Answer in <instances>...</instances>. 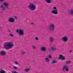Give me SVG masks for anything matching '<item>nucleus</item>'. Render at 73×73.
<instances>
[{"label": "nucleus", "mask_w": 73, "mask_h": 73, "mask_svg": "<svg viewBox=\"0 0 73 73\" xmlns=\"http://www.w3.org/2000/svg\"><path fill=\"white\" fill-rule=\"evenodd\" d=\"M14 44L13 43L11 42H8L5 43L4 45V48L7 50H9L12 48Z\"/></svg>", "instance_id": "nucleus-1"}, {"label": "nucleus", "mask_w": 73, "mask_h": 73, "mask_svg": "<svg viewBox=\"0 0 73 73\" xmlns=\"http://www.w3.org/2000/svg\"><path fill=\"white\" fill-rule=\"evenodd\" d=\"M28 8L31 11H35L36 10V6L35 4L33 3H30L28 6Z\"/></svg>", "instance_id": "nucleus-2"}, {"label": "nucleus", "mask_w": 73, "mask_h": 73, "mask_svg": "<svg viewBox=\"0 0 73 73\" xmlns=\"http://www.w3.org/2000/svg\"><path fill=\"white\" fill-rule=\"evenodd\" d=\"M16 32L17 33H19V36H23L24 35L23 31V30H19L17 29L16 30Z\"/></svg>", "instance_id": "nucleus-3"}, {"label": "nucleus", "mask_w": 73, "mask_h": 73, "mask_svg": "<svg viewBox=\"0 0 73 73\" xmlns=\"http://www.w3.org/2000/svg\"><path fill=\"white\" fill-rule=\"evenodd\" d=\"M54 24H51L50 25L49 29L50 30V31H53L54 30Z\"/></svg>", "instance_id": "nucleus-4"}, {"label": "nucleus", "mask_w": 73, "mask_h": 73, "mask_svg": "<svg viewBox=\"0 0 73 73\" xmlns=\"http://www.w3.org/2000/svg\"><path fill=\"white\" fill-rule=\"evenodd\" d=\"M62 40L66 42L68 40V36H64L62 38Z\"/></svg>", "instance_id": "nucleus-5"}, {"label": "nucleus", "mask_w": 73, "mask_h": 73, "mask_svg": "<svg viewBox=\"0 0 73 73\" xmlns=\"http://www.w3.org/2000/svg\"><path fill=\"white\" fill-rule=\"evenodd\" d=\"M8 21L10 23H14L15 21V19L14 18H10Z\"/></svg>", "instance_id": "nucleus-6"}, {"label": "nucleus", "mask_w": 73, "mask_h": 73, "mask_svg": "<svg viewBox=\"0 0 73 73\" xmlns=\"http://www.w3.org/2000/svg\"><path fill=\"white\" fill-rule=\"evenodd\" d=\"M51 13L54 15H57V14H58V11L57 10H53L52 11Z\"/></svg>", "instance_id": "nucleus-7"}, {"label": "nucleus", "mask_w": 73, "mask_h": 73, "mask_svg": "<svg viewBox=\"0 0 73 73\" xmlns=\"http://www.w3.org/2000/svg\"><path fill=\"white\" fill-rule=\"evenodd\" d=\"M40 49L41 51H42L44 52H46V48L45 47H43L40 48Z\"/></svg>", "instance_id": "nucleus-8"}, {"label": "nucleus", "mask_w": 73, "mask_h": 73, "mask_svg": "<svg viewBox=\"0 0 73 73\" xmlns=\"http://www.w3.org/2000/svg\"><path fill=\"white\" fill-rule=\"evenodd\" d=\"M62 57H63L62 55L60 54L59 55L60 58H58V59H62V60H65V58Z\"/></svg>", "instance_id": "nucleus-9"}, {"label": "nucleus", "mask_w": 73, "mask_h": 73, "mask_svg": "<svg viewBox=\"0 0 73 73\" xmlns=\"http://www.w3.org/2000/svg\"><path fill=\"white\" fill-rule=\"evenodd\" d=\"M0 53L2 55V56H5L6 55V52L5 51H1V52Z\"/></svg>", "instance_id": "nucleus-10"}, {"label": "nucleus", "mask_w": 73, "mask_h": 73, "mask_svg": "<svg viewBox=\"0 0 73 73\" xmlns=\"http://www.w3.org/2000/svg\"><path fill=\"white\" fill-rule=\"evenodd\" d=\"M66 68H68V67H67V66H64L62 68V71H63V72H65V69H66Z\"/></svg>", "instance_id": "nucleus-11"}, {"label": "nucleus", "mask_w": 73, "mask_h": 73, "mask_svg": "<svg viewBox=\"0 0 73 73\" xmlns=\"http://www.w3.org/2000/svg\"><path fill=\"white\" fill-rule=\"evenodd\" d=\"M69 13L70 14V15H73V9L69 11Z\"/></svg>", "instance_id": "nucleus-12"}, {"label": "nucleus", "mask_w": 73, "mask_h": 73, "mask_svg": "<svg viewBox=\"0 0 73 73\" xmlns=\"http://www.w3.org/2000/svg\"><path fill=\"white\" fill-rule=\"evenodd\" d=\"M46 1L48 4L52 3V1L50 0H45Z\"/></svg>", "instance_id": "nucleus-13"}, {"label": "nucleus", "mask_w": 73, "mask_h": 73, "mask_svg": "<svg viewBox=\"0 0 73 73\" xmlns=\"http://www.w3.org/2000/svg\"><path fill=\"white\" fill-rule=\"evenodd\" d=\"M1 8H2L3 11H4L5 10V7H4V6H3V5H2L1 6Z\"/></svg>", "instance_id": "nucleus-14"}, {"label": "nucleus", "mask_w": 73, "mask_h": 73, "mask_svg": "<svg viewBox=\"0 0 73 73\" xmlns=\"http://www.w3.org/2000/svg\"><path fill=\"white\" fill-rule=\"evenodd\" d=\"M4 5L6 7H7V6H8L9 5V4H8V3H7V2H5L3 3Z\"/></svg>", "instance_id": "nucleus-15"}, {"label": "nucleus", "mask_w": 73, "mask_h": 73, "mask_svg": "<svg viewBox=\"0 0 73 73\" xmlns=\"http://www.w3.org/2000/svg\"><path fill=\"white\" fill-rule=\"evenodd\" d=\"M52 64H55L56 63H57V61L55 60H53L52 61Z\"/></svg>", "instance_id": "nucleus-16"}, {"label": "nucleus", "mask_w": 73, "mask_h": 73, "mask_svg": "<svg viewBox=\"0 0 73 73\" xmlns=\"http://www.w3.org/2000/svg\"><path fill=\"white\" fill-rule=\"evenodd\" d=\"M0 73H5V71L3 70H1L0 71Z\"/></svg>", "instance_id": "nucleus-17"}, {"label": "nucleus", "mask_w": 73, "mask_h": 73, "mask_svg": "<svg viewBox=\"0 0 73 73\" xmlns=\"http://www.w3.org/2000/svg\"><path fill=\"white\" fill-rule=\"evenodd\" d=\"M29 69L28 68H26L24 70V71H25V72H28L29 71Z\"/></svg>", "instance_id": "nucleus-18"}, {"label": "nucleus", "mask_w": 73, "mask_h": 73, "mask_svg": "<svg viewBox=\"0 0 73 73\" xmlns=\"http://www.w3.org/2000/svg\"><path fill=\"white\" fill-rule=\"evenodd\" d=\"M56 49V48L55 47H52L51 48L52 50H55Z\"/></svg>", "instance_id": "nucleus-19"}, {"label": "nucleus", "mask_w": 73, "mask_h": 73, "mask_svg": "<svg viewBox=\"0 0 73 73\" xmlns=\"http://www.w3.org/2000/svg\"><path fill=\"white\" fill-rule=\"evenodd\" d=\"M45 60L47 62H48L50 61L49 59V58H46L45 59Z\"/></svg>", "instance_id": "nucleus-20"}, {"label": "nucleus", "mask_w": 73, "mask_h": 73, "mask_svg": "<svg viewBox=\"0 0 73 73\" xmlns=\"http://www.w3.org/2000/svg\"><path fill=\"white\" fill-rule=\"evenodd\" d=\"M50 41L51 42H52V41H53L54 40V39H53V38H50Z\"/></svg>", "instance_id": "nucleus-21"}, {"label": "nucleus", "mask_w": 73, "mask_h": 73, "mask_svg": "<svg viewBox=\"0 0 73 73\" xmlns=\"http://www.w3.org/2000/svg\"><path fill=\"white\" fill-rule=\"evenodd\" d=\"M33 49H36V46L35 45H33V47H32Z\"/></svg>", "instance_id": "nucleus-22"}, {"label": "nucleus", "mask_w": 73, "mask_h": 73, "mask_svg": "<svg viewBox=\"0 0 73 73\" xmlns=\"http://www.w3.org/2000/svg\"><path fill=\"white\" fill-rule=\"evenodd\" d=\"M13 68H14L15 69H17V67H16L15 66H13Z\"/></svg>", "instance_id": "nucleus-23"}, {"label": "nucleus", "mask_w": 73, "mask_h": 73, "mask_svg": "<svg viewBox=\"0 0 73 73\" xmlns=\"http://www.w3.org/2000/svg\"><path fill=\"white\" fill-rule=\"evenodd\" d=\"M22 54H25V52L24 51H22Z\"/></svg>", "instance_id": "nucleus-24"}, {"label": "nucleus", "mask_w": 73, "mask_h": 73, "mask_svg": "<svg viewBox=\"0 0 73 73\" xmlns=\"http://www.w3.org/2000/svg\"><path fill=\"white\" fill-rule=\"evenodd\" d=\"M53 9L55 10L56 9H57V7H54Z\"/></svg>", "instance_id": "nucleus-25"}, {"label": "nucleus", "mask_w": 73, "mask_h": 73, "mask_svg": "<svg viewBox=\"0 0 73 73\" xmlns=\"http://www.w3.org/2000/svg\"><path fill=\"white\" fill-rule=\"evenodd\" d=\"M66 71L67 72L69 71V69L67 68H66Z\"/></svg>", "instance_id": "nucleus-26"}, {"label": "nucleus", "mask_w": 73, "mask_h": 73, "mask_svg": "<svg viewBox=\"0 0 73 73\" xmlns=\"http://www.w3.org/2000/svg\"><path fill=\"white\" fill-rule=\"evenodd\" d=\"M35 40H38V38L37 37H36L35 38Z\"/></svg>", "instance_id": "nucleus-27"}, {"label": "nucleus", "mask_w": 73, "mask_h": 73, "mask_svg": "<svg viewBox=\"0 0 73 73\" xmlns=\"http://www.w3.org/2000/svg\"><path fill=\"white\" fill-rule=\"evenodd\" d=\"M48 57L49 58H52V57L50 55H49L48 56Z\"/></svg>", "instance_id": "nucleus-28"}, {"label": "nucleus", "mask_w": 73, "mask_h": 73, "mask_svg": "<svg viewBox=\"0 0 73 73\" xmlns=\"http://www.w3.org/2000/svg\"><path fill=\"white\" fill-rule=\"evenodd\" d=\"M10 35L11 36V37H13V35L11 34H10Z\"/></svg>", "instance_id": "nucleus-29"}, {"label": "nucleus", "mask_w": 73, "mask_h": 73, "mask_svg": "<svg viewBox=\"0 0 73 73\" xmlns=\"http://www.w3.org/2000/svg\"><path fill=\"white\" fill-rule=\"evenodd\" d=\"M5 0H0V1H1V2H3V1H4Z\"/></svg>", "instance_id": "nucleus-30"}, {"label": "nucleus", "mask_w": 73, "mask_h": 73, "mask_svg": "<svg viewBox=\"0 0 73 73\" xmlns=\"http://www.w3.org/2000/svg\"><path fill=\"white\" fill-rule=\"evenodd\" d=\"M15 64H17V65H18V64H18V63H17V62H15Z\"/></svg>", "instance_id": "nucleus-31"}, {"label": "nucleus", "mask_w": 73, "mask_h": 73, "mask_svg": "<svg viewBox=\"0 0 73 73\" xmlns=\"http://www.w3.org/2000/svg\"><path fill=\"white\" fill-rule=\"evenodd\" d=\"M13 73H18V72L16 71H15V72H13Z\"/></svg>", "instance_id": "nucleus-32"}, {"label": "nucleus", "mask_w": 73, "mask_h": 73, "mask_svg": "<svg viewBox=\"0 0 73 73\" xmlns=\"http://www.w3.org/2000/svg\"><path fill=\"white\" fill-rule=\"evenodd\" d=\"M69 52H70V53H72V50H70L69 51Z\"/></svg>", "instance_id": "nucleus-33"}, {"label": "nucleus", "mask_w": 73, "mask_h": 73, "mask_svg": "<svg viewBox=\"0 0 73 73\" xmlns=\"http://www.w3.org/2000/svg\"><path fill=\"white\" fill-rule=\"evenodd\" d=\"M15 19H17V17H15Z\"/></svg>", "instance_id": "nucleus-34"}, {"label": "nucleus", "mask_w": 73, "mask_h": 73, "mask_svg": "<svg viewBox=\"0 0 73 73\" xmlns=\"http://www.w3.org/2000/svg\"><path fill=\"white\" fill-rule=\"evenodd\" d=\"M69 63H70H70H71V61H70L69 60Z\"/></svg>", "instance_id": "nucleus-35"}, {"label": "nucleus", "mask_w": 73, "mask_h": 73, "mask_svg": "<svg viewBox=\"0 0 73 73\" xmlns=\"http://www.w3.org/2000/svg\"><path fill=\"white\" fill-rule=\"evenodd\" d=\"M66 63L68 64H69V62H66Z\"/></svg>", "instance_id": "nucleus-36"}, {"label": "nucleus", "mask_w": 73, "mask_h": 73, "mask_svg": "<svg viewBox=\"0 0 73 73\" xmlns=\"http://www.w3.org/2000/svg\"><path fill=\"white\" fill-rule=\"evenodd\" d=\"M31 24H34V23H31Z\"/></svg>", "instance_id": "nucleus-37"}, {"label": "nucleus", "mask_w": 73, "mask_h": 73, "mask_svg": "<svg viewBox=\"0 0 73 73\" xmlns=\"http://www.w3.org/2000/svg\"><path fill=\"white\" fill-rule=\"evenodd\" d=\"M7 9H9V7H7Z\"/></svg>", "instance_id": "nucleus-38"}, {"label": "nucleus", "mask_w": 73, "mask_h": 73, "mask_svg": "<svg viewBox=\"0 0 73 73\" xmlns=\"http://www.w3.org/2000/svg\"><path fill=\"white\" fill-rule=\"evenodd\" d=\"M1 13H2V12H1Z\"/></svg>", "instance_id": "nucleus-39"}]
</instances>
